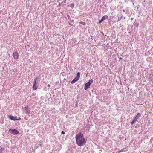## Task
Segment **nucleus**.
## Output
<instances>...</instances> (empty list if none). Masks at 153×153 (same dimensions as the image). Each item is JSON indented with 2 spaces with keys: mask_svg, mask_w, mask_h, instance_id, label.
<instances>
[{
  "mask_svg": "<svg viewBox=\"0 0 153 153\" xmlns=\"http://www.w3.org/2000/svg\"><path fill=\"white\" fill-rule=\"evenodd\" d=\"M137 118H134L132 122H131V125H133L135 123L137 120Z\"/></svg>",
  "mask_w": 153,
  "mask_h": 153,
  "instance_id": "nucleus-6",
  "label": "nucleus"
},
{
  "mask_svg": "<svg viewBox=\"0 0 153 153\" xmlns=\"http://www.w3.org/2000/svg\"><path fill=\"white\" fill-rule=\"evenodd\" d=\"M78 80L79 79H78V78H75L71 82V83L72 84L74 83Z\"/></svg>",
  "mask_w": 153,
  "mask_h": 153,
  "instance_id": "nucleus-9",
  "label": "nucleus"
},
{
  "mask_svg": "<svg viewBox=\"0 0 153 153\" xmlns=\"http://www.w3.org/2000/svg\"><path fill=\"white\" fill-rule=\"evenodd\" d=\"M80 77V73L79 72H78L77 74V77L76 78H78V79H79Z\"/></svg>",
  "mask_w": 153,
  "mask_h": 153,
  "instance_id": "nucleus-12",
  "label": "nucleus"
},
{
  "mask_svg": "<svg viewBox=\"0 0 153 153\" xmlns=\"http://www.w3.org/2000/svg\"><path fill=\"white\" fill-rule=\"evenodd\" d=\"M9 118L13 120H19V119H17V118L16 117H13L12 116H10L9 117Z\"/></svg>",
  "mask_w": 153,
  "mask_h": 153,
  "instance_id": "nucleus-5",
  "label": "nucleus"
},
{
  "mask_svg": "<svg viewBox=\"0 0 153 153\" xmlns=\"http://www.w3.org/2000/svg\"><path fill=\"white\" fill-rule=\"evenodd\" d=\"M25 112L27 114H29L30 113V111L28 110V107H26L25 108Z\"/></svg>",
  "mask_w": 153,
  "mask_h": 153,
  "instance_id": "nucleus-8",
  "label": "nucleus"
},
{
  "mask_svg": "<svg viewBox=\"0 0 153 153\" xmlns=\"http://www.w3.org/2000/svg\"><path fill=\"white\" fill-rule=\"evenodd\" d=\"M9 131H10L11 133L14 134H18L19 133V131L16 129H10Z\"/></svg>",
  "mask_w": 153,
  "mask_h": 153,
  "instance_id": "nucleus-4",
  "label": "nucleus"
},
{
  "mask_svg": "<svg viewBox=\"0 0 153 153\" xmlns=\"http://www.w3.org/2000/svg\"><path fill=\"white\" fill-rule=\"evenodd\" d=\"M47 86L49 87L50 86V85L49 84H48Z\"/></svg>",
  "mask_w": 153,
  "mask_h": 153,
  "instance_id": "nucleus-17",
  "label": "nucleus"
},
{
  "mask_svg": "<svg viewBox=\"0 0 153 153\" xmlns=\"http://www.w3.org/2000/svg\"><path fill=\"white\" fill-rule=\"evenodd\" d=\"M1 149L0 150V152H1Z\"/></svg>",
  "mask_w": 153,
  "mask_h": 153,
  "instance_id": "nucleus-19",
  "label": "nucleus"
},
{
  "mask_svg": "<svg viewBox=\"0 0 153 153\" xmlns=\"http://www.w3.org/2000/svg\"><path fill=\"white\" fill-rule=\"evenodd\" d=\"M37 79L38 78L36 77L34 79V83L33 86V89L34 90H36L37 89V87H36L37 83L36 81Z\"/></svg>",
  "mask_w": 153,
  "mask_h": 153,
  "instance_id": "nucleus-3",
  "label": "nucleus"
},
{
  "mask_svg": "<svg viewBox=\"0 0 153 153\" xmlns=\"http://www.w3.org/2000/svg\"><path fill=\"white\" fill-rule=\"evenodd\" d=\"M108 18V16H107L106 15H105L103 17H102L101 19H102V20L103 21H104L105 19H107Z\"/></svg>",
  "mask_w": 153,
  "mask_h": 153,
  "instance_id": "nucleus-10",
  "label": "nucleus"
},
{
  "mask_svg": "<svg viewBox=\"0 0 153 153\" xmlns=\"http://www.w3.org/2000/svg\"><path fill=\"white\" fill-rule=\"evenodd\" d=\"M13 56L15 59H18V53L16 52L13 53Z\"/></svg>",
  "mask_w": 153,
  "mask_h": 153,
  "instance_id": "nucleus-7",
  "label": "nucleus"
},
{
  "mask_svg": "<svg viewBox=\"0 0 153 153\" xmlns=\"http://www.w3.org/2000/svg\"><path fill=\"white\" fill-rule=\"evenodd\" d=\"M93 81L92 79L89 80V82L86 83L85 85L84 89L85 90H87L89 88L91 84L93 82Z\"/></svg>",
  "mask_w": 153,
  "mask_h": 153,
  "instance_id": "nucleus-2",
  "label": "nucleus"
},
{
  "mask_svg": "<svg viewBox=\"0 0 153 153\" xmlns=\"http://www.w3.org/2000/svg\"><path fill=\"white\" fill-rule=\"evenodd\" d=\"M79 23L83 25H85V23L84 22L82 21L80 22Z\"/></svg>",
  "mask_w": 153,
  "mask_h": 153,
  "instance_id": "nucleus-14",
  "label": "nucleus"
},
{
  "mask_svg": "<svg viewBox=\"0 0 153 153\" xmlns=\"http://www.w3.org/2000/svg\"><path fill=\"white\" fill-rule=\"evenodd\" d=\"M103 21V20H102V19H101V20H100L99 22V24H100Z\"/></svg>",
  "mask_w": 153,
  "mask_h": 153,
  "instance_id": "nucleus-15",
  "label": "nucleus"
},
{
  "mask_svg": "<svg viewBox=\"0 0 153 153\" xmlns=\"http://www.w3.org/2000/svg\"><path fill=\"white\" fill-rule=\"evenodd\" d=\"M74 4H72L70 6V7L72 8H73L74 7Z\"/></svg>",
  "mask_w": 153,
  "mask_h": 153,
  "instance_id": "nucleus-13",
  "label": "nucleus"
},
{
  "mask_svg": "<svg viewBox=\"0 0 153 153\" xmlns=\"http://www.w3.org/2000/svg\"><path fill=\"white\" fill-rule=\"evenodd\" d=\"M61 134H65V132L63 131H62V132H61Z\"/></svg>",
  "mask_w": 153,
  "mask_h": 153,
  "instance_id": "nucleus-16",
  "label": "nucleus"
},
{
  "mask_svg": "<svg viewBox=\"0 0 153 153\" xmlns=\"http://www.w3.org/2000/svg\"><path fill=\"white\" fill-rule=\"evenodd\" d=\"M141 116V114L140 113H138L137 115L135 116V117L136 118H137V119H138V118Z\"/></svg>",
  "mask_w": 153,
  "mask_h": 153,
  "instance_id": "nucleus-11",
  "label": "nucleus"
},
{
  "mask_svg": "<svg viewBox=\"0 0 153 153\" xmlns=\"http://www.w3.org/2000/svg\"><path fill=\"white\" fill-rule=\"evenodd\" d=\"M76 143L79 146H82L86 143V141L84 136L81 132L79 133L76 135Z\"/></svg>",
  "mask_w": 153,
  "mask_h": 153,
  "instance_id": "nucleus-1",
  "label": "nucleus"
},
{
  "mask_svg": "<svg viewBox=\"0 0 153 153\" xmlns=\"http://www.w3.org/2000/svg\"><path fill=\"white\" fill-rule=\"evenodd\" d=\"M120 59H121V60L122 59V58H120Z\"/></svg>",
  "mask_w": 153,
  "mask_h": 153,
  "instance_id": "nucleus-18",
  "label": "nucleus"
}]
</instances>
